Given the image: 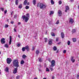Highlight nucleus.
<instances>
[{"label":"nucleus","mask_w":79,"mask_h":79,"mask_svg":"<svg viewBox=\"0 0 79 79\" xmlns=\"http://www.w3.org/2000/svg\"><path fill=\"white\" fill-rule=\"evenodd\" d=\"M13 64L14 66L17 67V68H15L13 72V74H16V73H17V71H18V67H19V62H18V60H14Z\"/></svg>","instance_id":"obj_1"},{"label":"nucleus","mask_w":79,"mask_h":79,"mask_svg":"<svg viewBox=\"0 0 79 79\" xmlns=\"http://www.w3.org/2000/svg\"><path fill=\"white\" fill-rule=\"evenodd\" d=\"M30 16H29V14H26V15H23L22 16V19H23L25 20V22L27 23V21L29 20Z\"/></svg>","instance_id":"obj_2"},{"label":"nucleus","mask_w":79,"mask_h":79,"mask_svg":"<svg viewBox=\"0 0 79 79\" xmlns=\"http://www.w3.org/2000/svg\"><path fill=\"white\" fill-rule=\"evenodd\" d=\"M37 6H39L41 9H42L46 8L47 5L44 4L43 3H39L37 4Z\"/></svg>","instance_id":"obj_3"},{"label":"nucleus","mask_w":79,"mask_h":79,"mask_svg":"<svg viewBox=\"0 0 79 79\" xmlns=\"http://www.w3.org/2000/svg\"><path fill=\"white\" fill-rule=\"evenodd\" d=\"M55 65V61L54 60H52L51 62V67H53Z\"/></svg>","instance_id":"obj_4"},{"label":"nucleus","mask_w":79,"mask_h":79,"mask_svg":"<svg viewBox=\"0 0 79 79\" xmlns=\"http://www.w3.org/2000/svg\"><path fill=\"white\" fill-rule=\"evenodd\" d=\"M6 60L7 63L9 64H10L11 62V59L7 58Z\"/></svg>","instance_id":"obj_5"},{"label":"nucleus","mask_w":79,"mask_h":79,"mask_svg":"<svg viewBox=\"0 0 79 79\" xmlns=\"http://www.w3.org/2000/svg\"><path fill=\"white\" fill-rule=\"evenodd\" d=\"M5 38H2L1 39V43L2 44H5Z\"/></svg>","instance_id":"obj_6"},{"label":"nucleus","mask_w":79,"mask_h":79,"mask_svg":"<svg viewBox=\"0 0 79 79\" xmlns=\"http://www.w3.org/2000/svg\"><path fill=\"white\" fill-rule=\"evenodd\" d=\"M65 9L66 10H65V12H67V11L68 10H69V7L68 6H65Z\"/></svg>","instance_id":"obj_7"},{"label":"nucleus","mask_w":79,"mask_h":79,"mask_svg":"<svg viewBox=\"0 0 79 79\" xmlns=\"http://www.w3.org/2000/svg\"><path fill=\"white\" fill-rule=\"evenodd\" d=\"M25 50H27V51H29V46H27L26 47H25Z\"/></svg>","instance_id":"obj_8"},{"label":"nucleus","mask_w":79,"mask_h":79,"mask_svg":"<svg viewBox=\"0 0 79 79\" xmlns=\"http://www.w3.org/2000/svg\"><path fill=\"white\" fill-rule=\"evenodd\" d=\"M69 21L70 23H71V24H73V23L74 22V20H73V19H69Z\"/></svg>","instance_id":"obj_9"},{"label":"nucleus","mask_w":79,"mask_h":79,"mask_svg":"<svg viewBox=\"0 0 79 79\" xmlns=\"http://www.w3.org/2000/svg\"><path fill=\"white\" fill-rule=\"evenodd\" d=\"M12 39V38L11 36H10V41L9 42V45H11V40Z\"/></svg>","instance_id":"obj_10"},{"label":"nucleus","mask_w":79,"mask_h":79,"mask_svg":"<svg viewBox=\"0 0 79 79\" xmlns=\"http://www.w3.org/2000/svg\"><path fill=\"white\" fill-rule=\"evenodd\" d=\"M49 45H52V40L50 39L48 42Z\"/></svg>","instance_id":"obj_11"},{"label":"nucleus","mask_w":79,"mask_h":79,"mask_svg":"<svg viewBox=\"0 0 79 79\" xmlns=\"http://www.w3.org/2000/svg\"><path fill=\"white\" fill-rule=\"evenodd\" d=\"M61 36L62 39H64V33L63 32L61 33Z\"/></svg>","instance_id":"obj_12"},{"label":"nucleus","mask_w":79,"mask_h":79,"mask_svg":"<svg viewBox=\"0 0 79 79\" xmlns=\"http://www.w3.org/2000/svg\"><path fill=\"white\" fill-rule=\"evenodd\" d=\"M58 14L59 16H61V15L62 14L61 13V11L60 10H59L58 12Z\"/></svg>","instance_id":"obj_13"},{"label":"nucleus","mask_w":79,"mask_h":79,"mask_svg":"<svg viewBox=\"0 0 79 79\" xmlns=\"http://www.w3.org/2000/svg\"><path fill=\"white\" fill-rule=\"evenodd\" d=\"M74 57H72L71 61L73 63H74L75 61V60L74 59Z\"/></svg>","instance_id":"obj_14"},{"label":"nucleus","mask_w":79,"mask_h":79,"mask_svg":"<svg viewBox=\"0 0 79 79\" xmlns=\"http://www.w3.org/2000/svg\"><path fill=\"white\" fill-rule=\"evenodd\" d=\"M53 50L54 51H56L57 50V48L56 46H54L53 48Z\"/></svg>","instance_id":"obj_15"},{"label":"nucleus","mask_w":79,"mask_h":79,"mask_svg":"<svg viewBox=\"0 0 79 79\" xmlns=\"http://www.w3.org/2000/svg\"><path fill=\"white\" fill-rule=\"evenodd\" d=\"M9 69H8V67H6L5 69V71L6 72H7L8 73V70Z\"/></svg>","instance_id":"obj_16"},{"label":"nucleus","mask_w":79,"mask_h":79,"mask_svg":"<svg viewBox=\"0 0 79 79\" xmlns=\"http://www.w3.org/2000/svg\"><path fill=\"white\" fill-rule=\"evenodd\" d=\"M26 57H27V56L25 55H23L22 56L23 58V59H25V58H26Z\"/></svg>","instance_id":"obj_17"},{"label":"nucleus","mask_w":79,"mask_h":79,"mask_svg":"<svg viewBox=\"0 0 79 79\" xmlns=\"http://www.w3.org/2000/svg\"><path fill=\"white\" fill-rule=\"evenodd\" d=\"M53 13H54V11H51L50 12V15H53Z\"/></svg>","instance_id":"obj_18"},{"label":"nucleus","mask_w":79,"mask_h":79,"mask_svg":"<svg viewBox=\"0 0 79 79\" xmlns=\"http://www.w3.org/2000/svg\"><path fill=\"white\" fill-rule=\"evenodd\" d=\"M27 0H25L24 2V4L25 5H27Z\"/></svg>","instance_id":"obj_19"},{"label":"nucleus","mask_w":79,"mask_h":79,"mask_svg":"<svg viewBox=\"0 0 79 79\" xmlns=\"http://www.w3.org/2000/svg\"><path fill=\"white\" fill-rule=\"evenodd\" d=\"M51 35L53 36H55V34L53 32L51 33Z\"/></svg>","instance_id":"obj_20"},{"label":"nucleus","mask_w":79,"mask_h":79,"mask_svg":"<svg viewBox=\"0 0 79 79\" xmlns=\"http://www.w3.org/2000/svg\"><path fill=\"white\" fill-rule=\"evenodd\" d=\"M73 42H76V38H73Z\"/></svg>","instance_id":"obj_21"},{"label":"nucleus","mask_w":79,"mask_h":79,"mask_svg":"<svg viewBox=\"0 0 79 79\" xmlns=\"http://www.w3.org/2000/svg\"><path fill=\"white\" fill-rule=\"evenodd\" d=\"M51 2L52 4V5H53L54 3V2H53V0H51Z\"/></svg>","instance_id":"obj_22"},{"label":"nucleus","mask_w":79,"mask_h":79,"mask_svg":"<svg viewBox=\"0 0 79 79\" xmlns=\"http://www.w3.org/2000/svg\"><path fill=\"white\" fill-rule=\"evenodd\" d=\"M23 63H24V61L22 60L21 62V64H23Z\"/></svg>","instance_id":"obj_23"},{"label":"nucleus","mask_w":79,"mask_h":79,"mask_svg":"<svg viewBox=\"0 0 79 79\" xmlns=\"http://www.w3.org/2000/svg\"><path fill=\"white\" fill-rule=\"evenodd\" d=\"M67 44L68 45H69L71 44V42L69 41H68L67 42Z\"/></svg>","instance_id":"obj_24"},{"label":"nucleus","mask_w":79,"mask_h":79,"mask_svg":"<svg viewBox=\"0 0 79 79\" xmlns=\"http://www.w3.org/2000/svg\"><path fill=\"white\" fill-rule=\"evenodd\" d=\"M5 47L6 48H8V45L7 44H5Z\"/></svg>","instance_id":"obj_25"},{"label":"nucleus","mask_w":79,"mask_h":79,"mask_svg":"<svg viewBox=\"0 0 79 79\" xmlns=\"http://www.w3.org/2000/svg\"><path fill=\"white\" fill-rule=\"evenodd\" d=\"M46 70L47 72H49L50 71V70L48 68H46Z\"/></svg>","instance_id":"obj_26"},{"label":"nucleus","mask_w":79,"mask_h":79,"mask_svg":"<svg viewBox=\"0 0 79 79\" xmlns=\"http://www.w3.org/2000/svg\"><path fill=\"white\" fill-rule=\"evenodd\" d=\"M22 4H20V5H19V8H22Z\"/></svg>","instance_id":"obj_27"},{"label":"nucleus","mask_w":79,"mask_h":79,"mask_svg":"<svg viewBox=\"0 0 79 79\" xmlns=\"http://www.w3.org/2000/svg\"><path fill=\"white\" fill-rule=\"evenodd\" d=\"M8 26H9L7 24H6L5 25V28H7V27H8Z\"/></svg>","instance_id":"obj_28"},{"label":"nucleus","mask_w":79,"mask_h":79,"mask_svg":"<svg viewBox=\"0 0 79 79\" xmlns=\"http://www.w3.org/2000/svg\"><path fill=\"white\" fill-rule=\"evenodd\" d=\"M39 53V51L38 50H36V54H37V55H38Z\"/></svg>","instance_id":"obj_29"},{"label":"nucleus","mask_w":79,"mask_h":79,"mask_svg":"<svg viewBox=\"0 0 79 79\" xmlns=\"http://www.w3.org/2000/svg\"><path fill=\"white\" fill-rule=\"evenodd\" d=\"M39 61L40 62H42V60L41 58H39Z\"/></svg>","instance_id":"obj_30"},{"label":"nucleus","mask_w":79,"mask_h":79,"mask_svg":"<svg viewBox=\"0 0 79 79\" xmlns=\"http://www.w3.org/2000/svg\"><path fill=\"white\" fill-rule=\"evenodd\" d=\"M33 3L34 5H35L36 3V1L35 0H33Z\"/></svg>","instance_id":"obj_31"},{"label":"nucleus","mask_w":79,"mask_h":79,"mask_svg":"<svg viewBox=\"0 0 79 79\" xmlns=\"http://www.w3.org/2000/svg\"><path fill=\"white\" fill-rule=\"evenodd\" d=\"M62 3V2L61 1H59V5H61Z\"/></svg>","instance_id":"obj_32"},{"label":"nucleus","mask_w":79,"mask_h":79,"mask_svg":"<svg viewBox=\"0 0 79 79\" xmlns=\"http://www.w3.org/2000/svg\"><path fill=\"white\" fill-rule=\"evenodd\" d=\"M25 50H26L25 47H23L22 48V51L23 52L25 51Z\"/></svg>","instance_id":"obj_33"},{"label":"nucleus","mask_w":79,"mask_h":79,"mask_svg":"<svg viewBox=\"0 0 79 79\" xmlns=\"http://www.w3.org/2000/svg\"><path fill=\"white\" fill-rule=\"evenodd\" d=\"M25 8L27 10V9H29V6H26V7H25Z\"/></svg>","instance_id":"obj_34"},{"label":"nucleus","mask_w":79,"mask_h":79,"mask_svg":"<svg viewBox=\"0 0 79 79\" xmlns=\"http://www.w3.org/2000/svg\"><path fill=\"white\" fill-rule=\"evenodd\" d=\"M60 23L59 20H57V22L56 23V24H58L59 23Z\"/></svg>","instance_id":"obj_35"},{"label":"nucleus","mask_w":79,"mask_h":79,"mask_svg":"<svg viewBox=\"0 0 79 79\" xmlns=\"http://www.w3.org/2000/svg\"><path fill=\"white\" fill-rule=\"evenodd\" d=\"M76 29H73V30L72 32H76Z\"/></svg>","instance_id":"obj_36"},{"label":"nucleus","mask_w":79,"mask_h":79,"mask_svg":"<svg viewBox=\"0 0 79 79\" xmlns=\"http://www.w3.org/2000/svg\"><path fill=\"white\" fill-rule=\"evenodd\" d=\"M63 53L65 54L66 53V50H64L63 51Z\"/></svg>","instance_id":"obj_37"},{"label":"nucleus","mask_w":79,"mask_h":79,"mask_svg":"<svg viewBox=\"0 0 79 79\" xmlns=\"http://www.w3.org/2000/svg\"><path fill=\"white\" fill-rule=\"evenodd\" d=\"M21 44H17V47H20V46H21Z\"/></svg>","instance_id":"obj_38"},{"label":"nucleus","mask_w":79,"mask_h":79,"mask_svg":"<svg viewBox=\"0 0 79 79\" xmlns=\"http://www.w3.org/2000/svg\"><path fill=\"white\" fill-rule=\"evenodd\" d=\"M18 0H16L15 3L16 5H18Z\"/></svg>","instance_id":"obj_39"},{"label":"nucleus","mask_w":79,"mask_h":79,"mask_svg":"<svg viewBox=\"0 0 79 79\" xmlns=\"http://www.w3.org/2000/svg\"><path fill=\"white\" fill-rule=\"evenodd\" d=\"M45 42H47V38H45Z\"/></svg>","instance_id":"obj_40"},{"label":"nucleus","mask_w":79,"mask_h":79,"mask_svg":"<svg viewBox=\"0 0 79 79\" xmlns=\"http://www.w3.org/2000/svg\"><path fill=\"white\" fill-rule=\"evenodd\" d=\"M51 66L49 68H50V69H51V71H53V68H51Z\"/></svg>","instance_id":"obj_41"},{"label":"nucleus","mask_w":79,"mask_h":79,"mask_svg":"<svg viewBox=\"0 0 79 79\" xmlns=\"http://www.w3.org/2000/svg\"><path fill=\"white\" fill-rule=\"evenodd\" d=\"M1 10H2V11H4V8L1 7Z\"/></svg>","instance_id":"obj_42"},{"label":"nucleus","mask_w":79,"mask_h":79,"mask_svg":"<svg viewBox=\"0 0 79 79\" xmlns=\"http://www.w3.org/2000/svg\"><path fill=\"white\" fill-rule=\"evenodd\" d=\"M19 76H18L16 77V79H19Z\"/></svg>","instance_id":"obj_43"},{"label":"nucleus","mask_w":79,"mask_h":79,"mask_svg":"<svg viewBox=\"0 0 79 79\" xmlns=\"http://www.w3.org/2000/svg\"><path fill=\"white\" fill-rule=\"evenodd\" d=\"M58 39H59V38H56V42H58Z\"/></svg>","instance_id":"obj_44"},{"label":"nucleus","mask_w":79,"mask_h":79,"mask_svg":"<svg viewBox=\"0 0 79 79\" xmlns=\"http://www.w3.org/2000/svg\"><path fill=\"white\" fill-rule=\"evenodd\" d=\"M7 13V10H6L4 11V13Z\"/></svg>","instance_id":"obj_45"},{"label":"nucleus","mask_w":79,"mask_h":79,"mask_svg":"<svg viewBox=\"0 0 79 79\" xmlns=\"http://www.w3.org/2000/svg\"><path fill=\"white\" fill-rule=\"evenodd\" d=\"M77 79H79V75L77 74Z\"/></svg>","instance_id":"obj_46"},{"label":"nucleus","mask_w":79,"mask_h":79,"mask_svg":"<svg viewBox=\"0 0 79 79\" xmlns=\"http://www.w3.org/2000/svg\"><path fill=\"white\" fill-rule=\"evenodd\" d=\"M14 31L15 32H16V28H14Z\"/></svg>","instance_id":"obj_47"},{"label":"nucleus","mask_w":79,"mask_h":79,"mask_svg":"<svg viewBox=\"0 0 79 79\" xmlns=\"http://www.w3.org/2000/svg\"><path fill=\"white\" fill-rule=\"evenodd\" d=\"M34 49H35V47H32V50H34Z\"/></svg>","instance_id":"obj_48"},{"label":"nucleus","mask_w":79,"mask_h":79,"mask_svg":"<svg viewBox=\"0 0 79 79\" xmlns=\"http://www.w3.org/2000/svg\"><path fill=\"white\" fill-rule=\"evenodd\" d=\"M11 24H14V22L12 21L11 22Z\"/></svg>","instance_id":"obj_49"},{"label":"nucleus","mask_w":79,"mask_h":79,"mask_svg":"<svg viewBox=\"0 0 79 79\" xmlns=\"http://www.w3.org/2000/svg\"><path fill=\"white\" fill-rule=\"evenodd\" d=\"M27 5H29V2H27Z\"/></svg>","instance_id":"obj_50"},{"label":"nucleus","mask_w":79,"mask_h":79,"mask_svg":"<svg viewBox=\"0 0 79 79\" xmlns=\"http://www.w3.org/2000/svg\"><path fill=\"white\" fill-rule=\"evenodd\" d=\"M18 37L19 38H20V35H18Z\"/></svg>","instance_id":"obj_51"},{"label":"nucleus","mask_w":79,"mask_h":79,"mask_svg":"<svg viewBox=\"0 0 79 79\" xmlns=\"http://www.w3.org/2000/svg\"><path fill=\"white\" fill-rule=\"evenodd\" d=\"M13 11H12V12H11V15H13Z\"/></svg>","instance_id":"obj_52"},{"label":"nucleus","mask_w":79,"mask_h":79,"mask_svg":"<svg viewBox=\"0 0 79 79\" xmlns=\"http://www.w3.org/2000/svg\"><path fill=\"white\" fill-rule=\"evenodd\" d=\"M56 53H58V50H57L56 52Z\"/></svg>","instance_id":"obj_53"},{"label":"nucleus","mask_w":79,"mask_h":79,"mask_svg":"<svg viewBox=\"0 0 79 79\" xmlns=\"http://www.w3.org/2000/svg\"><path fill=\"white\" fill-rule=\"evenodd\" d=\"M70 1L71 2H73L74 1V0H70Z\"/></svg>","instance_id":"obj_54"},{"label":"nucleus","mask_w":79,"mask_h":79,"mask_svg":"<svg viewBox=\"0 0 79 79\" xmlns=\"http://www.w3.org/2000/svg\"><path fill=\"white\" fill-rule=\"evenodd\" d=\"M54 78H55V77H52V79H54Z\"/></svg>","instance_id":"obj_55"},{"label":"nucleus","mask_w":79,"mask_h":79,"mask_svg":"<svg viewBox=\"0 0 79 79\" xmlns=\"http://www.w3.org/2000/svg\"><path fill=\"white\" fill-rule=\"evenodd\" d=\"M21 24V23L20 22H19L18 23V24Z\"/></svg>","instance_id":"obj_56"},{"label":"nucleus","mask_w":79,"mask_h":79,"mask_svg":"<svg viewBox=\"0 0 79 79\" xmlns=\"http://www.w3.org/2000/svg\"><path fill=\"white\" fill-rule=\"evenodd\" d=\"M39 71L40 72L41 71V69H39Z\"/></svg>","instance_id":"obj_57"},{"label":"nucleus","mask_w":79,"mask_h":79,"mask_svg":"<svg viewBox=\"0 0 79 79\" xmlns=\"http://www.w3.org/2000/svg\"><path fill=\"white\" fill-rule=\"evenodd\" d=\"M61 44V42H60L59 43H58V44Z\"/></svg>","instance_id":"obj_58"},{"label":"nucleus","mask_w":79,"mask_h":79,"mask_svg":"<svg viewBox=\"0 0 79 79\" xmlns=\"http://www.w3.org/2000/svg\"><path fill=\"white\" fill-rule=\"evenodd\" d=\"M34 79H37V77H35L34 78Z\"/></svg>","instance_id":"obj_59"},{"label":"nucleus","mask_w":79,"mask_h":79,"mask_svg":"<svg viewBox=\"0 0 79 79\" xmlns=\"http://www.w3.org/2000/svg\"><path fill=\"white\" fill-rule=\"evenodd\" d=\"M0 74H1V70H0Z\"/></svg>","instance_id":"obj_60"},{"label":"nucleus","mask_w":79,"mask_h":79,"mask_svg":"<svg viewBox=\"0 0 79 79\" xmlns=\"http://www.w3.org/2000/svg\"><path fill=\"white\" fill-rule=\"evenodd\" d=\"M43 79H47V78L45 77H44L43 78Z\"/></svg>","instance_id":"obj_61"},{"label":"nucleus","mask_w":79,"mask_h":79,"mask_svg":"<svg viewBox=\"0 0 79 79\" xmlns=\"http://www.w3.org/2000/svg\"><path fill=\"white\" fill-rule=\"evenodd\" d=\"M45 34H47V32H46Z\"/></svg>","instance_id":"obj_62"},{"label":"nucleus","mask_w":79,"mask_h":79,"mask_svg":"<svg viewBox=\"0 0 79 79\" xmlns=\"http://www.w3.org/2000/svg\"><path fill=\"white\" fill-rule=\"evenodd\" d=\"M0 54H1V52H0Z\"/></svg>","instance_id":"obj_63"},{"label":"nucleus","mask_w":79,"mask_h":79,"mask_svg":"<svg viewBox=\"0 0 79 79\" xmlns=\"http://www.w3.org/2000/svg\"><path fill=\"white\" fill-rule=\"evenodd\" d=\"M15 16V17H16V16Z\"/></svg>","instance_id":"obj_64"}]
</instances>
